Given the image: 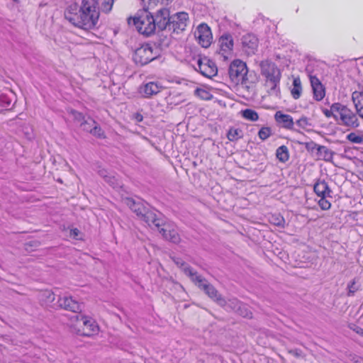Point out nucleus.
Returning <instances> with one entry per match:
<instances>
[{
  "instance_id": "f257e3e1",
  "label": "nucleus",
  "mask_w": 363,
  "mask_h": 363,
  "mask_svg": "<svg viewBox=\"0 0 363 363\" xmlns=\"http://www.w3.org/2000/svg\"><path fill=\"white\" fill-rule=\"evenodd\" d=\"M70 6L65 13V18L74 26L84 30H91L97 28L100 16L99 6L94 5L91 1L83 0L78 12Z\"/></svg>"
},
{
  "instance_id": "f03ea898",
  "label": "nucleus",
  "mask_w": 363,
  "mask_h": 363,
  "mask_svg": "<svg viewBox=\"0 0 363 363\" xmlns=\"http://www.w3.org/2000/svg\"><path fill=\"white\" fill-rule=\"evenodd\" d=\"M129 26H134L136 30L145 36H150L156 30L154 16L147 9L139 11L133 18H128Z\"/></svg>"
},
{
  "instance_id": "7ed1b4c3",
  "label": "nucleus",
  "mask_w": 363,
  "mask_h": 363,
  "mask_svg": "<svg viewBox=\"0 0 363 363\" xmlns=\"http://www.w3.org/2000/svg\"><path fill=\"white\" fill-rule=\"evenodd\" d=\"M124 201L130 210L150 228L155 222L160 221L159 218L162 214L154 209H150L147 204H145L143 201H135L131 198H126Z\"/></svg>"
},
{
  "instance_id": "20e7f679",
  "label": "nucleus",
  "mask_w": 363,
  "mask_h": 363,
  "mask_svg": "<svg viewBox=\"0 0 363 363\" xmlns=\"http://www.w3.org/2000/svg\"><path fill=\"white\" fill-rule=\"evenodd\" d=\"M71 326L74 328L78 335L91 336L97 334L99 328L96 322L91 318L82 314H74L70 318Z\"/></svg>"
},
{
  "instance_id": "39448f33",
  "label": "nucleus",
  "mask_w": 363,
  "mask_h": 363,
  "mask_svg": "<svg viewBox=\"0 0 363 363\" xmlns=\"http://www.w3.org/2000/svg\"><path fill=\"white\" fill-rule=\"evenodd\" d=\"M261 74L266 78V83L270 86L271 91H275L281 79V72L275 63L263 60L259 63Z\"/></svg>"
},
{
  "instance_id": "423d86ee",
  "label": "nucleus",
  "mask_w": 363,
  "mask_h": 363,
  "mask_svg": "<svg viewBox=\"0 0 363 363\" xmlns=\"http://www.w3.org/2000/svg\"><path fill=\"white\" fill-rule=\"evenodd\" d=\"M159 220V222H155L151 228L158 230L164 240L174 244L179 243L181 238L177 228L173 223L166 222L162 215L160 216Z\"/></svg>"
},
{
  "instance_id": "0eeeda50",
  "label": "nucleus",
  "mask_w": 363,
  "mask_h": 363,
  "mask_svg": "<svg viewBox=\"0 0 363 363\" xmlns=\"http://www.w3.org/2000/svg\"><path fill=\"white\" fill-rule=\"evenodd\" d=\"M338 113L337 123L345 126L349 129L357 128L359 126V121L355 113L347 108L345 105L340 104L334 106Z\"/></svg>"
},
{
  "instance_id": "6e6552de",
  "label": "nucleus",
  "mask_w": 363,
  "mask_h": 363,
  "mask_svg": "<svg viewBox=\"0 0 363 363\" xmlns=\"http://www.w3.org/2000/svg\"><path fill=\"white\" fill-rule=\"evenodd\" d=\"M247 65L242 60H235L230 63L228 69V74L230 80L235 84H246L247 81Z\"/></svg>"
},
{
  "instance_id": "1a4fd4ad",
  "label": "nucleus",
  "mask_w": 363,
  "mask_h": 363,
  "mask_svg": "<svg viewBox=\"0 0 363 363\" xmlns=\"http://www.w3.org/2000/svg\"><path fill=\"white\" fill-rule=\"evenodd\" d=\"M159 55L157 49L154 50L153 47L147 43L135 50L133 59L137 65L143 66L156 59Z\"/></svg>"
},
{
  "instance_id": "9d476101",
  "label": "nucleus",
  "mask_w": 363,
  "mask_h": 363,
  "mask_svg": "<svg viewBox=\"0 0 363 363\" xmlns=\"http://www.w3.org/2000/svg\"><path fill=\"white\" fill-rule=\"evenodd\" d=\"M195 70L207 78H211L217 74L218 69L215 62L206 57H199L194 66Z\"/></svg>"
},
{
  "instance_id": "9b49d317",
  "label": "nucleus",
  "mask_w": 363,
  "mask_h": 363,
  "mask_svg": "<svg viewBox=\"0 0 363 363\" xmlns=\"http://www.w3.org/2000/svg\"><path fill=\"white\" fill-rule=\"evenodd\" d=\"M195 38H196L199 45L203 48H208L213 40V35L210 27L206 23L200 24L195 33Z\"/></svg>"
},
{
  "instance_id": "f8f14e48",
  "label": "nucleus",
  "mask_w": 363,
  "mask_h": 363,
  "mask_svg": "<svg viewBox=\"0 0 363 363\" xmlns=\"http://www.w3.org/2000/svg\"><path fill=\"white\" fill-rule=\"evenodd\" d=\"M189 15L186 12H178L171 16L168 30L175 33H180L186 29Z\"/></svg>"
},
{
  "instance_id": "ddd939ff",
  "label": "nucleus",
  "mask_w": 363,
  "mask_h": 363,
  "mask_svg": "<svg viewBox=\"0 0 363 363\" xmlns=\"http://www.w3.org/2000/svg\"><path fill=\"white\" fill-rule=\"evenodd\" d=\"M57 307L72 311L75 314H80L83 306L71 296L59 297L57 300Z\"/></svg>"
},
{
  "instance_id": "4468645a",
  "label": "nucleus",
  "mask_w": 363,
  "mask_h": 363,
  "mask_svg": "<svg viewBox=\"0 0 363 363\" xmlns=\"http://www.w3.org/2000/svg\"><path fill=\"white\" fill-rule=\"evenodd\" d=\"M170 12L166 8H162L157 11L156 16H154L156 28L159 30H164L169 28L170 22Z\"/></svg>"
},
{
  "instance_id": "2eb2a0df",
  "label": "nucleus",
  "mask_w": 363,
  "mask_h": 363,
  "mask_svg": "<svg viewBox=\"0 0 363 363\" xmlns=\"http://www.w3.org/2000/svg\"><path fill=\"white\" fill-rule=\"evenodd\" d=\"M80 125L84 130L90 133L91 135L97 138H105L104 132L102 130L101 127L97 125L96 122L91 118H89L86 121L81 123Z\"/></svg>"
},
{
  "instance_id": "dca6fc26",
  "label": "nucleus",
  "mask_w": 363,
  "mask_h": 363,
  "mask_svg": "<svg viewBox=\"0 0 363 363\" xmlns=\"http://www.w3.org/2000/svg\"><path fill=\"white\" fill-rule=\"evenodd\" d=\"M274 119L283 128L295 130L294 122L290 115L284 114L280 111H277L274 115Z\"/></svg>"
},
{
  "instance_id": "f3484780",
  "label": "nucleus",
  "mask_w": 363,
  "mask_h": 363,
  "mask_svg": "<svg viewBox=\"0 0 363 363\" xmlns=\"http://www.w3.org/2000/svg\"><path fill=\"white\" fill-rule=\"evenodd\" d=\"M242 44L247 54H254L258 47V39L252 34H247L242 37Z\"/></svg>"
},
{
  "instance_id": "a211bd4d",
  "label": "nucleus",
  "mask_w": 363,
  "mask_h": 363,
  "mask_svg": "<svg viewBox=\"0 0 363 363\" xmlns=\"http://www.w3.org/2000/svg\"><path fill=\"white\" fill-rule=\"evenodd\" d=\"M162 89V86L157 82H150L140 87V92L146 98H150L157 94Z\"/></svg>"
},
{
  "instance_id": "6ab92c4d",
  "label": "nucleus",
  "mask_w": 363,
  "mask_h": 363,
  "mask_svg": "<svg viewBox=\"0 0 363 363\" xmlns=\"http://www.w3.org/2000/svg\"><path fill=\"white\" fill-rule=\"evenodd\" d=\"M310 80L313 91L314 99L317 101L322 100L325 94V89L323 84L316 77L311 76Z\"/></svg>"
},
{
  "instance_id": "aec40b11",
  "label": "nucleus",
  "mask_w": 363,
  "mask_h": 363,
  "mask_svg": "<svg viewBox=\"0 0 363 363\" xmlns=\"http://www.w3.org/2000/svg\"><path fill=\"white\" fill-rule=\"evenodd\" d=\"M221 55L225 58V54L230 52L233 48V40L230 34L223 35L218 40Z\"/></svg>"
},
{
  "instance_id": "412c9836",
  "label": "nucleus",
  "mask_w": 363,
  "mask_h": 363,
  "mask_svg": "<svg viewBox=\"0 0 363 363\" xmlns=\"http://www.w3.org/2000/svg\"><path fill=\"white\" fill-rule=\"evenodd\" d=\"M240 301L237 298H230L228 301L225 300L223 296L217 298V303L223 307L226 311H232L235 312L240 304Z\"/></svg>"
},
{
  "instance_id": "4be33fe9",
  "label": "nucleus",
  "mask_w": 363,
  "mask_h": 363,
  "mask_svg": "<svg viewBox=\"0 0 363 363\" xmlns=\"http://www.w3.org/2000/svg\"><path fill=\"white\" fill-rule=\"evenodd\" d=\"M15 99V94L12 91L6 93H0V112L4 109L9 110L12 101Z\"/></svg>"
},
{
  "instance_id": "5701e85b",
  "label": "nucleus",
  "mask_w": 363,
  "mask_h": 363,
  "mask_svg": "<svg viewBox=\"0 0 363 363\" xmlns=\"http://www.w3.org/2000/svg\"><path fill=\"white\" fill-rule=\"evenodd\" d=\"M313 190L318 196H330L331 190L324 180H318L314 184Z\"/></svg>"
},
{
  "instance_id": "b1692460",
  "label": "nucleus",
  "mask_w": 363,
  "mask_h": 363,
  "mask_svg": "<svg viewBox=\"0 0 363 363\" xmlns=\"http://www.w3.org/2000/svg\"><path fill=\"white\" fill-rule=\"evenodd\" d=\"M184 272L189 277L191 281L197 284L199 288H201L203 284L207 281L189 266H185L184 268Z\"/></svg>"
},
{
  "instance_id": "393cba45",
  "label": "nucleus",
  "mask_w": 363,
  "mask_h": 363,
  "mask_svg": "<svg viewBox=\"0 0 363 363\" xmlns=\"http://www.w3.org/2000/svg\"><path fill=\"white\" fill-rule=\"evenodd\" d=\"M333 155L334 152L324 145H320V147H318V151L316 152L318 159L323 160L326 162L332 161Z\"/></svg>"
},
{
  "instance_id": "a878e982",
  "label": "nucleus",
  "mask_w": 363,
  "mask_h": 363,
  "mask_svg": "<svg viewBox=\"0 0 363 363\" xmlns=\"http://www.w3.org/2000/svg\"><path fill=\"white\" fill-rule=\"evenodd\" d=\"M202 290L205 291V293L213 300H214L217 303V298L219 296H222L220 294H218V291L216 289V288L208 284L207 281L203 284V286L201 287Z\"/></svg>"
},
{
  "instance_id": "bb28decb",
  "label": "nucleus",
  "mask_w": 363,
  "mask_h": 363,
  "mask_svg": "<svg viewBox=\"0 0 363 363\" xmlns=\"http://www.w3.org/2000/svg\"><path fill=\"white\" fill-rule=\"evenodd\" d=\"M277 158L281 162H286L289 159V153L288 147L285 145H281L277 149L276 151Z\"/></svg>"
},
{
  "instance_id": "cd10ccee",
  "label": "nucleus",
  "mask_w": 363,
  "mask_h": 363,
  "mask_svg": "<svg viewBox=\"0 0 363 363\" xmlns=\"http://www.w3.org/2000/svg\"><path fill=\"white\" fill-rule=\"evenodd\" d=\"M302 91L301 82L299 78H295L293 81V88L291 90L294 99H298L301 96Z\"/></svg>"
},
{
  "instance_id": "c85d7f7f",
  "label": "nucleus",
  "mask_w": 363,
  "mask_h": 363,
  "mask_svg": "<svg viewBox=\"0 0 363 363\" xmlns=\"http://www.w3.org/2000/svg\"><path fill=\"white\" fill-rule=\"evenodd\" d=\"M242 136V131L239 128H230L227 133V138L230 141H236Z\"/></svg>"
},
{
  "instance_id": "c756f323",
  "label": "nucleus",
  "mask_w": 363,
  "mask_h": 363,
  "mask_svg": "<svg viewBox=\"0 0 363 363\" xmlns=\"http://www.w3.org/2000/svg\"><path fill=\"white\" fill-rule=\"evenodd\" d=\"M235 313L244 318H252V313L249 310L248 306L242 303H240Z\"/></svg>"
},
{
  "instance_id": "7c9ffc66",
  "label": "nucleus",
  "mask_w": 363,
  "mask_h": 363,
  "mask_svg": "<svg viewBox=\"0 0 363 363\" xmlns=\"http://www.w3.org/2000/svg\"><path fill=\"white\" fill-rule=\"evenodd\" d=\"M242 116L245 119L250 121H257L259 118L258 113L255 111L250 108L242 111Z\"/></svg>"
},
{
  "instance_id": "2f4dec72",
  "label": "nucleus",
  "mask_w": 363,
  "mask_h": 363,
  "mask_svg": "<svg viewBox=\"0 0 363 363\" xmlns=\"http://www.w3.org/2000/svg\"><path fill=\"white\" fill-rule=\"evenodd\" d=\"M340 104V103H334L331 105L330 109H323V113L327 118L333 117L337 121L338 113H337V111L335 110L334 106Z\"/></svg>"
},
{
  "instance_id": "473e14b6",
  "label": "nucleus",
  "mask_w": 363,
  "mask_h": 363,
  "mask_svg": "<svg viewBox=\"0 0 363 363\" xmlns=\"http://www.w3.org/2000/svg\"><path fill=\"white\" fill-rule=\"evenodd\" d=\"M363 99V94L359 91H354L352 94V100L354 103V107L356 108V111H357L360 106L362 105L361 104V100Z\"/></svg>"
},
{
  "instance_id": "72a5a7b5",
  "label": "nucleus",
  "mask_w": 363,
  "mask_h": 363,
  "mask_svg": "<svg viewBox=\"0 0 363 363\" xmlns=\"http://www.w3.org/2000/svg\"><path fill=\"white\" fill-rule=\"evenodd\" d=\"M114 0H103L101 4L100 10L101 12L108 13L113 8Z\"/></svg>"
},
{
  "instance_id": "f704fd0d",
  "label": "nucleus",
  "mask_w": 363,
  "mask_h": 363,
  "mask_svg": "<svg viewBox=\"0 0 363 363\" xmlns=\"http://www.w3.org/2000/svg\"><path fill=\"white\" fill-rule=\"evenodd\" d=\"M269 221L273 225L281 228L284 226L285 223L284 218L281 216L279 214L272 215L269 218Z\"/></svg>"
},
{
  "instance_id": "c9c22d12",
  "label": "nucleus",
  "mask_w": 363,
  "mask_h": 363,
  "mask_svg": "<svg viewBox=\"0 0 363 363\" xmlns=\"http://www.w3.org/2000/svg\"><path fill=\"white\" fill-rule=\"evenodd\" d=\"M272 129L269 127H262L258 132L259 138L262 140H265L272 135Z\"/></svg>"
},
{
  "instance_id": "e433bc0d",
  "label": "nucleus",
  "mask_w": 363,
  "mask_h": 363,
  "mask_svg": "<svg viewBox=\"0 0 363 363\" xmlns=\"http://www.w3.org/2000/svg\"><path fill=\"white\" fill-rule=\"evenodd\" d=\"M347 139L352 143L361 144L363 143V137L356 134L355 133H350L347 135Z\"/></svg>"
},
{
  "instance_id": "4c0bfd02",
  "label": "nucleus",
  "mask_w": 363,
  "mask_h": 363,
  "mask_svg": "<svg viewBox=\"0 0 363 363\" xmlns=\"http://www.w3.org/2000/svg\"><path fill=\"white\" fill-rule=\"evenodd\" d=\"M296 124L303 128L306 129L308 126H311V123L309 121V119L306 116H302L298 120L296 121Z\"/></svg>"
},
{
  "instance_id": "58836bf2",
  "label": "nucleus",
  "mask_w": 363,
  "mask_h": 363,
  "mask_svg": "<svg viewBox=\"0 0 363 363\" xmlns=\"http://www.w3.org/2000/svg\"><path fill=\"white\" fill-rule=\"evenodd\" d=\"M348 293L347 295L349 296H352L354 294L356 291L359 290V286L356 284L354 279L350 281L347 285Z\"/></svg>"
},
{
  "instance_id": "ea45409f",
  "label": "nucleus",
  "mask_w": 363,
  "mask_h": 363,
  "mask_svg": "<svg viewBox=\"0 0 363 363\" xmlns=\"http://www.w3.org/2000/svg\"><path fill=\"white\" fill-rule=\"evenodd\" d=\"M320 199L318 201V204H319V206L320 207V208L322 210H328L330 206H331V204L326 199V197L327 196H320Z\"/></svg>"
},
{
  "instance_id": "a19ab883",
  "label": "nucleus",
  "mask_w": 363,
  "mask_h": 363,
  "mask_svg": "<svg viewBox=\"0 0 363 363\" xmlns=\"http://www.w3.org/2000/svg\"><path fill=\"white\" fill-rule=\"evenodd\" d=\"M195 94L203 99H209V93L203 89H196L195 90Z\"/></svg>"
},
{
  "instance_id": "79ce46f5",
  "label": "nucleus",
  "mask_w": 363,
  "mask_h": 363,
  "mask_svg": "<svg viewBox=\"0 0 363 363\" xmlns=\"http://www.w3.org/2000/svg\"><path fill=\"white\" fill-rule=\"evenodd\" d=\"M320 147V145L316 144L315 143L311 141L309 143H306L305 145V147L308 151L313 152L318 151V147Z\"/></svg>"
},
{
  "instance_id": "37998d69",
  "label": "nucleus",
  "mask_w": 363,
  "mask_h": 363,
  "mask_svg": "<svg viewBox=\"0 0 363 363\" xmlns=\"http://www.w3.org/2000/svg\"><path fill=\"white\" fill-rule=\"evenodd\" d=\"M105 181L108 182L113 188L117 187L118 186V179L114 176L109 175L108 178L105 179Z\"/></svg>"
},
{
  "instance_id": "c03bdc74",
  "label": "nucleus",
  "mask_w": 363,
  "mask_h": 363,
  "mask_svg": "<svg viewBox=\"0 0 363 363\" xmlns=\"http://www.w3.org/2000/svg\"><path fill=\"white\" fill-rule=\"evenodd\" d=\"M348 360L350 363H363V358L355 354H350Z\"/></svg>"
},
{
  "instance_id": "a18cd8bd",
  "label": "nucleus",
  "mask_w": 363,
  "mask_h": 363,
  "mask_svg": "<svg viewBox=\"0 0 363 363\" xmlns=\"http://www.w3.org/2000/svg\"><path fill=\"white\" fill-rule=\"evenodd\" d=\"M288 352L297 358L303 357V352L299 349L289 350Z\"/></svg>"
},
{
  "instance_id": "49530a36",
  "label": "nucleus",
  "mask_w": 363,
  "mask_h": 363,
  "mask_svg": "<svg viewBox=\"0 0 363 363\" xmlns=\"http://www.w3.org/2000/svg\"><path fill=\"white\" fill-rule=\"evenodd\" d=\"M45 296L46 297V301L48 303H52L55 299V295L54 293L51 291H46L45 292Z\"/></svg>"
},
{
  "instance_id": "de8ad7c7",
  "label": "nucleus",
  "mask_w": 363,
  "mask_h": 363,
  "mask_svg": "<svg viewBox=\"0 0 363 363\" xmlns=\"http://www.w3.org/2000/svg\"><path fill=\"white\" fill-rule=\"evenodd\" d=\"M174 262L178 267H180L183 271L185 266H189L180 258L174 259Z\"/></svg>"
},
{
  "instance_id": "09e8293b",
  "label": "nucleus",
  "mask_w": 363,
  "mask_h": 363,
  "mask_svg": "<svg viewBox=\"0 0 363 363\" xmlns=\"http://www.w3.org/2000/svg\"><path fill=\"white\" fill-rule=\"evenodd\" d=\"M72 114L77 121H82V123H83L85 121L84 117L81 113L77 111H73Z\"/></svg>"
},
{
  "instance_id": "8fccbe9b",
  "label": "nucleus",
  "mask_w": 363,
  "mask_h": 363,
  "mask_svg": "<svg viewBox=\"0 0 363 363\" xmlns=\"http://www.w3.org/2000/svg\"><path fill=\"white\" fill-rule=\"evenodd\" d=\"M79 233V230L77 228H74L70 230V236L77 238Z\"/></svg>"
},
{
  "instance_id": "3c124183",
  "label": "nucleus",
  "mask_w": 363,
  "mask_h": 363,
  "mask_svg": "<svg viewBox=\"0 0 363 363\" xmlns=\"http://www.w3.org/2000/svg\"><path fill=\"white\" fill-rule=\"evenodd\" d=\"M351 328L357 334H359L360 335L363 336V328L356 325H354V327Z\"/></svg>"
},
{
  "instance_id": "603ef678",
  "label": "nucleus",
  "mask_w": 363,
  "mask_h": 363,
  "mask_svg": "<svg viewBox=\"0 0 363 363\" xmlns=\"http://www.w3.org/2000/svg\"><path fill=\"white\" fill-rule=\"evenodd\" d=\"M99 174L106 179L109 176L107 173V171L105 169H102L99 171Z\"/></svg>"
},
{
  "instance_id": "864d4df0",
  "label": "nucleus",
  "mask_w": 363,
  "mask_h": 363,
  "mask_svg": "<svg viewBox=\"0 0 363 363\" xmlns=\"http://www.w3.org/2000/svg\"><path fill=\"white\" fill-rule=\"evenodd\" d=\"M135 118L138 122H141L143 119V116L140 113H136L135 116Z\"/></svg>"
},
{
  "instance_id": "5fc2aeb1",
  "label": "nucleus",
  "mask_w": 363,
  "mask_h": 363,
  "mask_svg": "<svg viewBox=\"0 0 363 363\" xmlns=\"http://www.w3.org/2000/svg\"><path fill=\"white\" fill-rule=\"evenodd\" d=\"M357 114L363 119V106L357 111Z\"/></svg>"
},
{
  "instance_id": "6e6d98bb",
  "label": "nucleus",
  "mask_w": 363,
  "mask_h": 363,
  "mask_svg": "<svg viewBox=\"0 0 363 363\" xmlns=\"http://www.w3.org/2000/svg\"><path fill=\"white\" fill-rule=\"evenodd\" d=\"M89 2L91 1V0H87ZM99 1L100 0H91L92 3L94 4V5H96L97 6H99Z\"/></svg>"
},
{
  "instance_id": "4d7b16f0",
  "label": "nucleus",
  "mask_w": 363,
  "mask_h": 363,
  "mask_svg": "<svg viewBox=\"0 0 363 363\" xmlns=\"http://www.w3.org/2000/svg\"><path fill=\"white\" fill-rule=\"evenodd\" d=\"M93 127H94V125H92L91 123L90 125H86V128H92Z\"/></svg>"
},
{
  "instance_id": "13d9d810",
  "label": "nucleus",
  "mask_w": 363,
  "mask_h": 363,
  "mask_svg": "<svg viewBox=\"0 0 363 363\" xmlns=\"http://www.w3.org/2000/svg\"><path fill=\"white\" fill-rule=\"evenodd\" d=\"M164 46L167 47V46H168V43H167L166 44H164Z\"/></svg>"
}]
</instances>
